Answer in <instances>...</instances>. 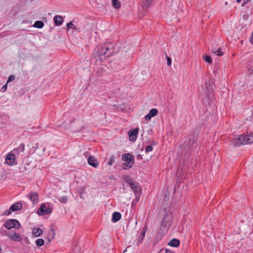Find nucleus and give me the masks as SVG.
<instances>
[{
  "instance_id": "1",
  "label": "nucleus",
  "mask_w": 253,
  "mask_h": 253,
  "mask_svg": "<svg viewBox=\"0 0 253 253\" xmlns=\"http://www.w3.org/2000/svg\"><path fill=\"white\" fill-rule=\"evenodd\" d=\"M119 52V49L117 45L112 42L106 43L103 47L97 50V55L100 58L102 56L109 57Z\"/></svg>"
},
{
  "instance_id": "2",
  "label": "nucleus",
  "mask_w": 253,
  "mask_h": 253,
  "mask_svg": "<svg viewBox=\"0 0 253 253\" xmlns=\"http://www.w3.org/2000/svg\"><path fill=\"white\" fill-rule=\"evenodd\" d=\"M172 216L170 214L166 215L161 221L160 229L162 231L163 235L165 234L168 231V227L171 222Z\"/></svg>"
},
{
  "instance_id": "3",
  "label": "nucleus",
  "mask_w": 253,
  "mask_h": 253,
  "mask_svg": "<svg viewBox=\"0 0 253 253\" xmlns=\"http://www.w3.org/2000/svg\"><path fill=\"white\" fill-rule=\"evenodd\" d=\"M122 160L125 162L122 165V168L123 169H128L131 168L134 164V158L133 156L129 154H125L122 156Z\"/></svg>"
},
{
  "instance_id": "4",
  "label": "nucleus",
  "mask_w": 253,
  "mask_h": 253,
  "mask_svg": "<svg viewBox=\"0 0 253 253\" xmlns=\"http://www.w3.org/2000/svg\"><path fill=\"white\" fill-rule=\"evenodd\" d=\"M127 183L129 185L131 189L133 190L134 194L135 195V200L138 201L141 195V189L137 182H134L133 181L129 178L126 180Z\"/></svg>"
},
{
  "instance_id": "5",
  "label": "nucleus",
  "mask_w": 253,
  "mask_h": 253,
  "mask_svg": "<svg viewBox=\"0 0 253 253\" xmlns=\"http://www.w3.org/2000/svg\"><path fill=\"white\" fill-rule=\"evenodd\" d=\"M205 89L204 90V98L206 100H211L213 97V90L211 85L209 83L205 84Z\"/></svg>"
},
{
  "instance_id": "6",
  "label": "nucleus",
  "mask_w": 253,
  "mask_h": 253,
  "mask_svg": "<svg viewBox=\"0 0 253 253\" xmlns=\"http://www.w3.org/2000/svg\"><path fill=\"white\" fill-rule=\"evenodd\" d=\"M232 142L235 146L247 144L246 136L244 134L238 135L237 138L233 139Z\"/></svg>"
},
{
  "instance_id": "7",
  "label": "nucleus",
  "mask_w": 253,
  "mask_h": 253,
  "mask_svg": "<svg viewBox=\"0 0 253 253\" xmlns=\"http://www.w3.org/2000/svg\"><path fill=\"white\" fill-rule=\"evenodd\" d=\"M4 226L8 229L13 228L18 229L20 227V224L16 219H9L5 222Z\"/></svg>"
},
{
  "instance_id": "8",
  "label": "nucleus",
  "mask_w": 253,
  "mask_h": 253,
  "mask_svg": "<svg viewBox=\"0 0 253 253\" xmlns=\"http://www.w3.org/2000/svg\"><path fill=\"white\" fill-rule=\"evenodd\" d=\"M52 210L50 208L46 207L44 204H42L40 208L38 211L39 215H45L51 212Z\"/></svg>"
},
{
  "instance_id": "9",
  "label": "nucleus",
  "mask_w": 253,
  "mask_h": 253,
  "mask_svg": "<svg viewBox=\"0 0 253 253\" xmlns=\"http://www.w3.org/2000/svg\"><path fill=\"white\" fill-rule=\"evenodd\" d=\"M139 130V128H136L133 129H130L128 131V133L129 139L131 141H134L136 140Z\"/></svg>"
},
{
  "instance_id": "10",
  "label": "nucleus",
  "mask_w": 253,
  "mask_h": 253,
  "mask_svg": "<svg viewBox=\"0 0 253 253\" xmlns=\"http://www.w3.org/2000/svg\"><path fill=\"white\" fill-rule=\"evenodd\" d=\"M5 161L7 165L12 166L15 164V157L14 154L9 153L6 158Z\"/></svg>"
},
{
  "instance_id": "11",
  "label": "nucleus",
  "mask_w": 253,
  "mask_h": 253,
  "mask_svg": "<svg viewBox=\"0 0 253 253\" xmlns=\"http://www.w3.org/2000/svg\"><path fill=\"white\" fill-rule=\"evenodd\" d=\"M8 238L12 241L20 242L22 240V236L16 232L10 233L7 234Z\"/></svg>"
},
{
  "instance_id": "12",
  "label": "nucleus",
  "mask_w": 253,
  "mask_h": 253,
  "mask_svg": "<svg viewBox=\"0 0 253 253\" xmlns=\"http://www.w3.org/2000/svg\"><path fill=\"white\" fill-rule=\"evenodd\" d=\"M87 162L90 166L95 168L98 167L99 164L97 160L92 156L88 157L87 159Z\"/></svg>"
},
{
  "instance_id": "13",
  "label": "nucleus",
  "mask_w": 253,
  "mask_h": 253,
  "mask_svg": "<svg viewBox=\"0 0 253 253\" xmlns=\"http://www.w3.org/2000/svg\"><path fill=\"white\" fill-rule=\"evenodd\" d=\"M196 140L193 135H189L188 137V140L184 143V147L189 148L195 143Z\"/></svg>"
},
{
  "instance_id": "14",
  "label": "nucleus",
  "mask_w": 253,
  "mask_h": 253,
  "mask_svg": "<svg viewBox=\"0 0 253 253\" xmlns=\"http://www.w3.org/2000/svg\"><path fill=\"white\" fill-rule=\"evenodd\" d=\"M158 113L157 109L153 108L150 110L148 114L145 116L146 121H149L153 117L156 116Z\"/></svg>"
},
{
  "instance_id": "15",
  "label": "nucleus",
  "mask_w": 253,
  "mask_h": 253,
  "mask_svg": "<svg viewBox=\"0 0 253 253\" xmlns=\"http://www.w3.org/2000/svg\"><path fill=\"white\" fill-rule=\"evenodd\" d=\"M29 198L33 204H36L38 202L39 195L37 193L35 192H31L29 194Z\"/></svg>"
},
{
  "instance_id": "16",
  "label": "nucleus",
  "mask_w": 253,
  "mask_h": 253,
  "mask_svg": "<svg viewBox=\"0 0 253 253\" xmlns=\"http://www.w3.org/2000/svg\"><path fill=\"white\" fill-rule=\"evenodd\" d=\"M32 233L33 237H38L42 234V231L39 227H34L32 230Z\"/></svg>"
},
{
  "instance_id": "17",
  "label": "nucleus",
  "mask_w": 253,
  "mask_h": 253,
  "mask_svg": "<svg viewBox=\"0 0 253 253\" xmlns=\"http://www.w3.org/2000/svg\"><path fill=\"white\" fill-rule=\"evenodd\" d=\"M54 23L57 26H60L62 24L63 19L60 15H56L53 18Z\"/></svg>"
},
{
  "instance_id": "18",
  "label": "nucleus",
  "mask_w": 253,
  "mask_h": 253,
  "mask_svg": "<svg viewBox=\"0 0 253 253\" xmlns=\"http://www.w3.org/2000/svg\"><path fill=\"white\" fill-rule=\"evenodd\" d=\"M11 210L12 211H19L21 210L22 208V204L20 203H16L14 204H13L11 207Z\"/></svg>"
},
{
  "instance_id": "19",
  "label": "nucleus",
  "mask_w": 253,
  "mask_h": 253,
  "mask_svg": "<svg viewBox=\"0 0 253 253\" xmlns=\"http://www.w3.org/2000/svg\"><path fill=\"white\" fill-rule=\"evenodd\" d=\"M168 244L173 247H177L179 246L180 242L177 239H172L168 243Z\"/></svg>"
},
{
  "instance_id": "20",
  "label": "nucleus",
  "mask_w": 253,
  "mask_h": 253,
  "mask_svg": "<svg viewBox=\"0 0 253 253\" xmlns=\"http://www.w3.org/2000/svg\"><path fill=\"white\" fill-rule=\"evenodd\" d=\"M121 218V214L119 212H115L113 213L112 221L116 222L119 221Z\"/></svg>"
},
{
  "instance_id": "21",
  "label": "nucleus",
  "mask_w": 253,
  "mask_h": 253,
  "mask_svg": "<svg viewBox=\"0 0 253 253\" xmlns=\"http://www.w3.org/2000/svg\"><path fill=\"white\" fill-rule=\"evenodd\" d=\"M25 150V145L23 143H21L17 148L14 149V151L17 154H19L21 152H23Z\"/></svg>"
},
{
  "instance_id": "22",
  "label": "nucleus",
  "mask_w": 253,
  "mask_h": 253,
  "mask_svg": "<svg viewBox=\"0 0 253 253\" xmlns=\"http://www.w3.org/2000/svg\"><path fill=\"white\" fill-rule=\"evenodd\" d=\"M154 0H141L143 6L148 8Z\"/></svg>"
},
{
  "instance_id": "23",
  "label": "nucleus",
  "mask_w": 253,
  "mask_h": 253,
  "mask_svg": "<svg viewBox=\"0 0 253 253\" xmlns=\"http://www.w3.org/2000/svg\"><path fill=\"white\" fill-rule=\"evenodd\" d=\"M246 142L247 144H250L253 142V132H251L246 136Z\"/></svg>"
},
{
  "instance_id": "24",
  "label": "nucleus",
  "mask_w": 253,
  "mask_h": 253,
  "mask_svg": "<svg viewBox=\"0 0 253 253\" xmlns=\"http://www.w3.org/2000/svg\"><path fill=\"white\" fill-rule=\"evenodd\" d=\"M43 26L44 23L41 21H36L34 24V27L37 28H42Z\"/></svg>"
},
{
  "instance_id": "25",
  "label": "nucleus",
  "mask_w": 253,
  "mask_h": 253,
  "mask_svg": "<svg viewBox=\"0 0 253 253\" xmlns=\"http://www.w3.org/2000/svg\"><path fill=\"white\" fill-rule=\"evenodd\" d=\"M112 5L115 8H120L121 7V4L118 0H112Z\"/></svg>"
},
{
  "instance_id": "26",
  "label": "nucleus",
  "mask_w": 253,
  "mask_h": 253,
  "mask_svg": "<svg viewBox=\"0 0 253 253\" xmlns=\"http://www.w3.org/2000/svg\"><path fill=\"white\" fill-rule=\"evenodd\" d=\"M211 52L215 55L221 56L223 55V53L221 51V48H219L217 50L212 49Z\"/></svg>"
},
{
  "instance_id": "27",
  "label": "nucleus",
  "mask_w": 253,
  "mask_h": 253,
  "mask_svg": "<svg viewBox=\"0 0 253 253\" xmlns=\"http://www.w3.org/2000/svg\"><path fill=\"white\" fill-rule=\"evenodd\" d=\"M36 244L38 247H41L43 245L44 241L42 239H38L36 241Z\"/></svg>"
},
{
  "instance_id": "28",
  "label": "nucleus",
  "mask_w": 253,
  "mask_h": 253,
  "mask_svg": "<svg viewBox=\"0 0 253 253\" xmlns=\"http://www.w3.org/2000/svg\"><path fill=\"white\" fill-rule=\"evenodd\" d=\"M203 59L205 60L206 62L211 64L212 63V59L211 57L208 55H205L203 57Z\"/></svg>"
},
{
  "instance_id": "29",
  "label": "nucleus",
  "mask_w": 253,
  "mask_h": 253,
  "mask_svg": "<svg viewBox=\"0 0 253 253\" xmlns=\"http://www.w3.org/2000/svg\"><path fill=\"white\" fill-rule=\"evenodd\" d=\"M67 29H69L70 28H72L75 30H77V27L76 26H74L73 25L72 22H70L69 23H68L67 24Z\"/></svg>"
},
{
  "instance_id": "30",
  "label": "nucleus",
  "mask_w": 253,
  "mask_h": 253,
  "mask_svg": "<svg viewBox=\"0 0 253 253\" xmlns=\"http://www.w3.org/2000/svg\"><path fill=\"white\" fill-rule=\"evenodd\" d=\"M146 231V226H145L144 228H143L142 229V231H141V239L140 242H141L143 240L144 236H145Z\"/></svg>"
},
{
  "instance_id": "31",
  "label": "nucleus",
  "mask_w": 253,
  "mask_h": 253,
  "mask_svg": "<svg viewBox=\"0 0 253 253\" xmlns=\"http://www.w3.org/2000/svg\"><path fill=\"white\" fill-rule=\"evenodd\" d=\"M12 211V210H11V208L10 207L9 209L6 210L3 213V215H9L11 214V212Z\"/></svg>"
},
{
  "instance_id": "32",
  "label": "nucleus",
  "mask_w": 253,
  "mask_h": 253,
  "mask_svg": "<svg viewBox=\"0 0 253 253\" xmlns=\"http://www.w3.org/2000/svg\"><path fill=\"white\" fill-rule=\"evenodd\" d=\"M115 160V158L114 156H112L110 157L109 161L108 162V165L109 166H111L114 163Z\"/></svg>"
},
{
  "instance_id": "33",
  "label": "nucleus",
  "mask_w": 253,
  "mask_h": 253,
  "mask_svg": "<svg viewBox=\"0 0 253 253\" xmlns=\"http://www.w3.org/2000/svg\"><path fill=\"white\" fill-rule=\"evenodd\" d=\"M15 77L14 75H10L8 78V80L7 81V84L12 81H14L15 80Z\"/></svg>"
},
{
  "instance_id": "34",
  "label": "nucleus",
  "mask_w": 253,
  "mask_h": 253,
  "mask_svg": "<svg viewBox=\"0 0 253 253\" xmlns=\"http://www.w3.org/2000/svg\"><path fill=\"white\" fill-rule=\"evenodd\" d=\"M153 150V147L152 146H147L145 148L146 153H148Z\"/></svg>"
},
{
  "instance_id": "35",
  "label": "nucleus",
  "mask_w": 253,
  "mask_h": 253,
  "mask_svg": "<svg viewBox=\"0 0 253 253\" xmlns=\"http://www.w3.org/2000/svg\"><path fill=\"white\" fill-rule=\"evenodd\" d=\"M59 201L63 203H65L67 201V198L65 196L62 197L60 198Z\"/></svg>"
},
{
  "instance_id": "36",
  "label": "nucleus",
  "mask_w": 253,
  "mask_h": 253,
  "mask_svg": "<svg viewBox=\"0 0 253 253\" xmlns=\"http://www.w3.org/2000/svg\"><path fill=\"white\" fill-rule=\"evenodd\" d=\"M167 64L168 66H170L171 64V60L169 57L167 56Z\"/></svg>"
},
{
  "instance_id": "37",
  "label": "nucleus",
  "mask_w": 253,
  "mask_h": 253,
  "mask_svg": "<svg viewBox=\"0 0 253 253\" xmlns=\"http://www.w3.org/2000/svg\"><path fill=\"white\" fill-rule=\"evenodd\" d=\"M7 83L4 84L2 87V89L3 90V91H5L7 89Z\"/></svg>"
},
{
  "instance_id": "38",
  "label": "nucleus",
  "mask_w": 253,
  "mask_h": 253,
  "mask_svg": "<svg viewBox=\"0 0 253 253\" xmlns=\"http://www.w3.org/2000/svg\"><path fill=\"white\" fill-rule=\"evenodd\" d=\"M137 159H138V160H142V157L141 155L140 154H138L137 155Z\"/></svg>"
},
{
  "instance_id": "39",
  "label": "nucleus",
  "mask_w": 253,
  "mask_h": 253,
  "mask_svg": "<svg viewBox=\"0 0 253 253\" xmlns=\"http://www.w3.org/2000/svg\"><path fill=\"white\" fill-rule=\"evenodd\" d=\"M89 155V152H85L84 153V156L85 157H88Z\"/></svg>"
},
{
  "instance_id": "40",
  "label": "nucleus",
  "mask_w": 253,
  "mask_h": 253,
  "mask_svg": "<svg viewBox=\"0 0 253 253\" xmlns=\"http://www.w3.org/2000/svg\"><path fill=\"white\" fill-rule=\"evenodd\" d=\"M249 1H247V0H244L243 3L242 4V6H244L247 4Z\"/></svg>"
},
{
  "instance_id": "41",
  "label": "nucleus",
  "mask_w": 253,
  "mask_h": 253,
  "mask_svg": "<svg viewBox=\"0 0 253 253\" xmlns=\"http://www.w3.org/2000/svg\"><path fill=\"white\" fill-rule=\"evenodd\" d=\"M250 42H251L252 44H253V35H252V36H251V38H250Z\"/></svg>"
},
{
  "instance_id": "42",
  "label": "nucleus",
  "mask_w": 253,
  "mask_h": 253,
  "mask_svg": "<svg viewBox=\"0 0 253 253\" xmlns=\"http://www.w3.org/2000/svg\"><path fill=\"white\" fill-rule=\"evenodd\" d=\"M165 253H172V252L168 249L165 250Z\"/></svg>"
},
{
  "instance_id": "43",
  "label": "nucleus",
  "mask_w": 253,
  "mask_h": 253,
  "mask_svg": "<svg viewBox=\"0 0 253 253\" xmlns=\"http://www.w3.org/2000/svg\"><path fill=\"white\" fill-rule=\"evenodd\" d=\"M241 1V0H236V2L238 3H240Z\"/></svg>"
},
{
  "instance_id": "44",
  "label": "nucleus",
  "mask_w": 253,
  "mask_h": 253,
  "mask_svg": "<svg viewBox=\"0 0 253 253\" xmlns=\"http://www.w3.org/2000/svg\"><path fill=\"white\" fill-rule=\"evenodd\" d=\"M225 5H227V4H228V2L226 1V2H225Z\"/></svg>"
},
{
  "instance_id": "45",
  "label": "nucleus",
  "mask_w": 253,
  "mask_h": 253,
  "mask_svg": "<svg viewBox=\"0 0 253 253\" xmlns=\"http://www.w3.org/2000/svg\"><path fill=\"white\" fill-rule=\"evenodd\" d=\"M250 0H247V1H249Z\"/></svg>"
}]
</instances>
